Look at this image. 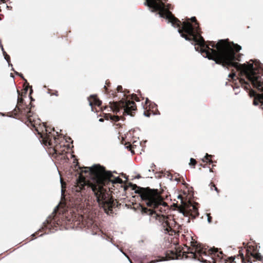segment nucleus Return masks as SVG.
Masks as SVG:
<instances>
[{"label":"nucleus","instance_id":"obj_1","mask_svg":"<svg viewBox=\"0 0 263 263\" xmlns=\"http://www.w3.org/2000/svg\"><path fill=\"white\" fill-rule=\"evenodd\" d=\"M178 33L186 41H192L195 45V49L200 52L204 58L215 61L216 64H221L223 67H233L240 71L241 77H245L249 82L258 90L263 91V72L262 65L259 62L253 63L239 64L236 61H240L239 57H236L234 50L239 51L241 47L233 44L232 46L227 40H221L216 44L217 50L211 49L205 45L203 38L201 36L197 28H194L188 22H183L182 28L178 29Z\"/></svg>","mask_w":263,"mask_h":263},{"label":"nucleus","instance_id":"obj_2","mask_svg":"<svg viewBox=\"0 0 263 263\" xmlns=\"http://www.w3.org/2000/svg\"><path fill=\"white\" fill-rule=\"evenodd\" d=\"M82 172L89 173L91 176L92 182L86 184L85 178L80 175L77 179V185L72 188V190L79 193L87 186L92 192L93 201L96 202L106 214L111 213L113 200L107 191L102 186L106 181H110V178L112 176L111 172L105 171L104 168L99 164H95L89 167H86L84 170H82Z\"/></svg>","mask_w":263,"mask_h":263},{"label":"nucleus","instance_id":"obj_3","mask_svg":"<svg viewBox=\"0 0 263 263\" xmlns=\"http://www.w3.org/2000/svg\"><path fill=\"white\" fill-rule=\"evenodd\" d=\"M135 193L139 194L143 202L148 207L156 209L160 206H166L167 203L163 201L157 190L149 187H142L134 185Z\"/></svg>","mask_w":263,"mask_h":263},{"label":"nucleus","instance_id":"obj_4","mask_svg":"<svg viewBox=\"0 0 263 263\" xmlns=\"http://www.w3.org/2000/svg\"><path fill=\"white\" fill-rule=\"evenodd\" d=\"M144 5L152 8V12L159 11L157 14H158L159 17L167 20V23H171L174 27H180L181 22L169 11V9H171L169 4L165 5L164 3L159 0H146Z\"/></svg>","mask_w":263,"mask_h":263},{"label":"nucleus","instance_id":"obj_5","mask_svg":"<svg viewBox=\"0 0 263 263\" xmlns=\"http://www.w3.org/2000/svg\"><path fill=\"white\" fill-rule=\"evenodd\" d=\"M111 109L115 113H122L123 115H131L136 109V105L134 101L129 100H121L119 102L114 103Z\"/></svg>","mask_w":263,"mask_h":263},{"label":"nucleus","instance_id":"obj_6","mask_svg":"<svg viewBox=\"0 0 263 263\" xmlns=\"http://www.w3.org/2000/svg\"><path fill=\"white\" fill-rule=\"evenodd\" d=\"M191 243L193 248L190 251V253L193 254L194 258L195 259L198 258L199 260L204 262V260H203L202 258L200 259V257H202L203 255L206 256V253L205 251H203L201 245L194 241H191Z\"/></svg>","mask_w":263,"mask_h":263},{"label":"nucleus","instance_id":"obj_7","mask_svg":"<svg viewBox=\"0 0 263 263\" xmlns=\"http://www.w3.org/2000/svg\"><path fill=\"white\" fill-rule=\"evenodd\" d=\"M180 212L182 213V214L184 216H187L188 213H189V214L193 218H195L199 215V213H198L197 208L196 207L195 205H192V204L190 206H189V207H187L186 210L180 209Z\"/></svg>","mask_w":263,"mask_h":263},{"label":"nucleus","instance_id":"obj_8","mask_svg":"<svg viewBox=\"0 0 263 263\" xmlns=\"http://www.w3.org/2000/svg\"><path fill=\"white\" fill-rule=\"evenodd\" d=\"M249 95L251 97H254L253 104L257 105L260 103H261L262 109H263V93L258 94L254 90L251 89L250 91Z\"/></svg>","mask_w":263,"mask_h":263},{"label":"nucleus","instance_id":"obj_9","mask_svg":"<svg viewBox=\"0 0 263 263\" xmlns=\"http://www.w3.org/2000/svg\"><path fill=\"white\" fill-rule=\"evenodd\" d=\"M239 82L240 84H241L242 86L244 87L246 89H249V87H250V86L248 82L245 80V79L243 78H240L239 79Z\"/></svg>","mask_w":263,"mask_h":263},{"label":"nucleus","instance_id":"obj_10","mask_svg":"<svg viewBox=\"0 0 263 263\" xmlns=\"http://www.w3.org/2000/svg\"><path fill=\"white\" fill-rule=\"evenodd\" d=\"M90 98L93 99V103L97 106H100L102 104L101 101H100L99 99H98L96 95H91Z\"/></svg>","mask_w":263,"mask_h":263},{"label":"nucleus","instance_id":"obj_11","mask_svg":"<svg viewBox=\"0 0 263 263\" xmlns=\"http://www.w3.org/2000/svg\"><path fill=\"white\" fill-rule=\"evenodd\" d=\"M142 212L143 213H145V214L149 215H152L154 213H155V211L154 210H152V209L148 210L147 208H142Z\"/></svg>","mask_w":263,"mask_h":263},{"label":"nucleus","instance_id":"obj_12","mask_svg":"<svg viewBox=\"0 0 263 263\" xmlns=\"http://www.w3.org/2000/svg\"><path fill=\"white\" fill-rule=\"evenodd\" d=\"M1 48H2V50L3 51V54L5 57V60H6V61L9 63V62H10V57L7 54V53L4 51V48H3V46L2 45V44H1ZM9 65H11V66H12V64H9Z\"/></svg>","mask_w":263,"mask_h":263},{"label":"nucleus","instance_id":"obj_13","mask_svg":"<svg viewBox=\"0 0 263 263\" xmlns=\"http://www.w3.org/2000/svg\"><path fill=\"white\" fill-rule=\"evenodd\" d=\"M212 155L206 154L205 156L202 159V160L203 162H209V163H211L213 162V161L211 159H210L209 158H212Z\"/></svg>","mask_w":263,"mask_h":263},{"label":"nucleus","instance_id":"obj_14","mask_svg":"<svg viewBox=\"0 0 263 263\" xmlns=\"http://www.w3.org/2000/svg\"><path fill=\"white\" fill-rule=\"evenodd\" d=\"M251 255L253 256L254 258H255L257 260H262V257L259 253H256L255 254H253V253H251Z\"/></svg>","mask_w":263,"mask_h":263},{"label":"nucleus","instance_id":"obj_15","mask_svg":"<svg viewBox=\"0 0 263 263\" xmlns=\"http://www.w3.org/2000/svg\"><path fill=\"white\" fill-rule=\"evenodd\" d=\"M110 117V119L111 120L113 121H119L120 120V117L118 116H111V115H110L109 116Z\"/></svg>","mask_w":263,"mask_h":263},{"label":"nucleus","instance_id":"obj_16","mask_svg":"<svg viewBox=\"0 0 263 263\" xmlns=\"http://www.w3.org/2000/svg\"><path fill=\"white\" fill-rule=\"evenodd\" d=\"M196 164V161L195 159L191 158L190 159V165H195Z\"/></svg>","mask_w":263,"mask_h":263},{"label":"nucleus","instance_id":"obj_17","mask_svg":"<svg viewBox=\"0 0 263 263\" xmlns=\"http://www.w3.org/2000/svg\"><path fill=\"white\" fill-rule=\"evenodd\" d=\"M210 251L212 252V253H215L218 252V249L214 248L213 249H211Z\"/></svg>","mask_w":263,"mask_h":263},{"label":"nucleus","instance_id":"obj_18","mask_svg":"<svg viewBox=\"0 0 263 263\" xmlns=\"http://www.w3.org/2000/svg\"><path fill=\"white\" fill-rule=\"evenodd\" d=\"M235 74L234 73H230L229 75H228V77L229 78H232V79H233L234 77H235Z\"/></svg>","mask_w":263,"mask_h":263},{"label":"nucleus","instance_id":"obj_19","mask_svg":"<svg viewBox=\"0 0 263 263\" xmlns=\"http://www.w3.org/2000/svg\"><path fill=\"white\" fill-rule=\"evenodd\" d=\"M207 216H208V221L209 223H210L211 222L212 217L210 216L209 214H207Z\"/></svg>","mask_w":263,"mask_h":263},{"label":"nucleus","instance_id":"obj_20","mask_svg":"<svg viewBox=\"0 0 263 263\" xmlns=\"http://www.w3.org/2000/svg\"><path fill=\"white\" fill-rule=\"evenodd\" d=\"M88 101H89V104L91 107V110L93 111V108H92V102L89 100V98H88Z\"/></svg>","mask_w":263,"mask_h":263},{"label":"nucleus","instance_id":"obj_21","mask_svg":"<svg viewBox=\"0 0 263 263\" xmlns=\"http://www.w3.org/2000/svg\"><path fill=\"white\" fill-rule=\"evenodd\" d=\"M121 251L122 252V253L128 258V260L130 261V263H132V261L130 260L129 258L128 257V256L124 252H123L122 250H121Z\"/></svg>","mask_w":263,"mask_h":263},{"label":"nucleus","instance_id":"obj_22","mask_svg":"<svg viewBox=\"0 0 263 263\" xmlns=\"http://www.w3.org/2000/svg\"><path fill=\"white\" fill-rule=\"evenodd\" d=\"M151 114L150 113H147L146 112H144V115L145 117H149L150 116Z\"/></svg>","mask_w":263,"mask_h":263},{"label":"nucleus","instance_id":"obj_23","mask_svg":"<svg viewBox=\"0 0 263 263\" xmlns=\"http://www.w3.org/2000/svg\"><path fill=\"white\" fill-rule=\"evenodd\" d=\"M191 21L192 22H196V17L193 16V17H192L191 18Z\"/></svg>","mask_w":263,"mask_h":263},{"label":"nucleus","instance_id":"obj_24","mask_svg":"<svg viewBox=\"0 0 263 263\" xmlns=\"http://www.w3.org/2000/svg\"><path fill=\"white\" fill-rule=\"evenodd\" d=\"M212 186H213L214 187L215 191H216L217 192H218V189L217 188V187L215 186V185H212Z\"/></svg>","mask_w":263,"mask_h":263},{"label":"nucleus","instance_id":"obj_25","mask_svg":"<svg viewBox=\"0 0 263 263\" xmlns=\"http://www.w3.org/2000/svg\"><path fill=\"white\" fill-rule=\"evenodd\" d=\"M121 89H122V86H118L117 87V90H118V91H121Z\"/></svg>","mask_w":263,"mask_h":263},{"label":"nucleus","instance_id":"obj_26","mask_svg":"<svg viewBox=\"0 0 263 263\" xmlns=\"http://www.w3.org/2000/svg\"><path fill=\"white\" fill-rule=\"evenodd\" d=\"M242 261L243 263H247V262L245 261V258L243 257V254H242Z\"/></svg>","mask_w":263,"mask_h":263},{"label":"nucleus","instance_id":"obj_27","mask_svg":"<svg viewBox=\"0 0 263 263\" xmlns=\"http://www.w3.org/2000/svg\"><path fill=\"white\" fill-rule=\"evenodd\" d=\"M17 101H18V102H22L23 100V99H20V98H19V97H18Z\"/></svg>","mask_w":263,"mask_h":263},{"label":"nucleus","instance_id":"obj_28","mask_svg":"<svg viewBox=\"0 0 263 263\" xmlns=\"http://www.w3.org/2000/svg\"><path fill=\"white\" fill-rule=\"evenodd\" d=\"M231 260H232V261H234V260L235 259V258L233 257H231L230 258Z\"/></svg>","mask_w":263,"mask_h":263},{"label":"nucleus","instance_id":"obj_29","mask_svg":"<svg viewBox=\"0 0 263 263\" xmlns=\"http://www.w3.org/2000/svg\"><path fill=\"white\" fill-rule=\"evenodd\" d=\"M247 262L253 263V262H252V261L250 259H249L247 260Z\"/></svg>","mask_w":263,"mask_h":263},{"label":"nucleus","instance_id":"obj_30","mask_svg":"<svg viewBox=\"0 0 263 263\" xmlns=\"http://www.w3.org/2000/svg\"><path fill=\"white\" fill-rule=\"evenodd\" d=\"M16 72V73L17 74H18V76H21V77H22V74L18 73L17 72Z\"/></svg>","mask_w":263,"mask_h":263},{"label":"nucleus","instance_id":"obj_31","mask_svg":"<svg viewBox=\"0 0 263 263\" xmlns=\"http://www.w3.org/2000/svg\"><path fill=\"white\" fill-rule=\"evenodd\" d=\"M99 121L100 122H103V119L102 118H101L99 119Z\"/></svg>","mask_w":263,"mask_h":263},{"label":"nucleus","instance_id":"obj_32","mask_svg":"<svg viewBox=\"0 0 263 263\" xmlns=\"http://www.w3.org/2000/svg\"><path fill=\"white\" fill-rule=\"evenodd\" d=\"M140 177H141V176H140V175H138L136 177V178H140Z\"/></svg>","mask_w":263,"mask_h":263},{"label":"nucleus","instance_id":"obj_33","mask_svg":"<svg viewBox=\"0 0 263 263\" xmlns=\"http://www.w3.org/2000/svg\"><path fill=\"white\" fill-rule=\"evenodd\" d=\"M25 90L26 92H27L28 91V87H26L25 89Z\"/></svg>","mask_w":263,"mask_h":263},{"label":"nucleus","instance_id":"obj_34","mask_svg":"<svg viewBox=\"0 0 263 263\" xmlns=\"http://www.w3.org/2000/svg\"><path fill=\"white\" fill-rule=\"evenodd\" d=\"M155 262H156L155 261H152L151 262V263H154Z\"/></svg>","mask_w":263,"mask_h":263},{"label":"nucleus","instance_id":"obj_35","mask_svg":"<svg viewBox=\"0 0 263 263\" xmlns=\"http://www.w3.org/2000/svg\"><path fill=\"white\" fill-rule=\"evenodd\" d=\"M60 181H61V183L62 184V180L61 179L60 180ZM62 187H63V185L62 184Z\"/></svg>","mask_w":263,"mask_h":263},{"label":"nucleus","instance_id":"obj_36","mask_svg":"<svg viewBox=\"0 0 263 263\" xmlns=\"http://www.w3.org/2000/svg\"><path fill=\"white\" fill-rule=\"evenodd\" d=\"M209 171H210V172H212V169H211V168H210V169L209 170Z\"/></svg>","mask_w":263,"mask_h":263},{"label":"nucleus","instance_id":"obj_37","mask_svg":"<svg viewBox=\"0 0 263 263\" xmlns=\"http://www.w3.org/2000/svg\"><path fill=\"white\" fill-rule=\"evenodd\" d=\"M32 91V90L31 89V91H30V94L31 93Z\"/></svg>","mask_w":263,"mask_h":263},{"label":"nucleus","instance_id":"obj_38","mask_svg":"<svg viewBox=\"0 0 263 263\" xmlns=\"http://www.w3.org/2000/svg\"><path fill=\"white\" fill-rule=\"evenodd\" d=\"M117 180H120V179L119 177H118V178H117Z\"/></svg>","mask_w":263,"mask_h":263},{"label":"nucleus","instance_id":"obj_39","mask_svg":"<svg viewBox=\"0 0 263 263\" xmlns=\"http://www.w3.org/2000/svg\"><path fill=\"white\" fill-rule=\"evenodd\" d=\"M159 211H162L161 208H160V209H159Z\"/></svg>","mask_w":263,"mask_h":263},{"label":"nucleus","instance_id":"obj_40","mask_svg":"<svg viewBox=\"0 0 263 263\" xmlns=\"http://www.w3.org/2000/svg\"><path fill=\"white\" fill-rule=\"evenodd\" d=\"M147 101H148V98H146V102H147Z\"/></svg>","mask_w":263,"mask_h":263},{"label":"nucleus","instance_id":"obj_41","mask_svg":"<svg viewBox=\"0 0 263 263\" xmlns=\"http://www.w3.org/2000/svg\"><path fill=\"white\" fill-rule=\"evenodd\" d=\"M61 192H62V193L63 192V190H61Z\"/></svg>","mask_w":263,"mask_h":263}]
</instances>
